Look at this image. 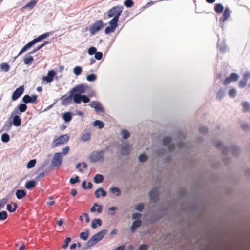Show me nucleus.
<instances>
[{"mask_svg": "<svg viewBox=\"0 0 250 250\" xmlns=\"http://www.w3.org/2000/svg\"><path fill=\"white\" fill-rule=\"evenodd\" d=\"M147 156L144 154H142L139 156V160L141 162H145L147 161Z\"/></svg>", "mask_w": 250, "mask_h": 250, "instance_id": "obj_52", "label": "nucleus"}, {"mask_svg": "<svg viewBox=\"0 0 250 250\" xmlns=\"http://www.w3.org/2000/svg\"><path fill=\"white\" fill-rule=\"evenodd\" d=\"M37 3V1L36 0H31L30 2H28L26 5H25L23 8H29L30 10L32 9L36 5Z\"/></svg>", "mask_w": 250, "mask_h": 250, "instance_id": "obj_22", "label": "nucleus"}, {"mask_svg": "<svg viewBox=\"0 0 250 250\" xmlns=\"http://www.w3.org/2000/svg\"><path fill=\"white\" fill-rule=\"evenodd\" d=\"M118 20L119 18L113 17V18L112 19L109 21L110 25L116 29L118 27Z\"/></svg>", "mask_w": 250, "mask_h": 250, "instance_id": "obj_27", "label": "nucleus"}, {"mask_svg": "<svg viewBox=\"0 0 250 250\" xmlns=\"http://www.w3.org/2000/svg\"><path fill=\"white\" fill-rule=\"evenodd\" d=\"M37 99V96L36 95H32L30 96L29 95H25L22 98V101L26 104L27 103H34Z\"/></svg>", "mask_w": 250, "mask_h": 250, "instance_id": "obj_16", "label": "nucleus"}, {"mask_svg": "<svg viewBox=\"0 0 250 250\" xmlns=\"http://www.w3.org/2000/svg\"><path fill=\"white\" fill-rule=\"evenodd\" d=\"M229 95L230 97H234L236 95V90L234 88H232L229 90Z\"/></svg>", "mask_w": 250, "mask_h": 250, "instance_id": "obj_57", "label": "nucleus"}, {"mask_svg": "<svg viewBox=\"0 0 250 250\" xmlns=\"http://www.w3.org/2000/svg\"><path fill=\"white\" fill-rule=\"evenodd\" d=\"M35 186L36 182L33 180L27 182L25 185V188L29 190L32 189L35 187Z\"/></svg>", "mask_w": 250, "mask_h": 250, "instance_id": "obj_26", "label": "nucleus"}, {"mask_svg": "<svg viewBox=\"0 0 250 250\" xmlns=\"http://www.w3.org/2000/svg\"><path fill=\"white\" fill-rule=\"evenodd\" d=\"M36 163V160L35 159H32L30 161H29L27 165V167L29 169L33 167Z\"/></svg>", "mask_w": 250, "mask_h": 250, "instance_id": "obj_44", "label": "nucleus"}, {"mask_svg": "<svg viewBox=\"0 0 250 250\" xmlns=\"http://www.w3.org/2000/svg\"><path fill=\"white\" fill-rule=\"evenodd\" d=\"M12 124L11 122L6 121L4 124L3 128L4 129H9L11 127Z\"/></svg>", "mask_w": 250, "mask_h": 250, "instance_id": "obj_58", "label": "nucleus"}, {"mask_svg": "<svg viewBox=\"0 0 250 250\" xmlns=\"http://www.w3.org/2000/svg\"><path fill=\"white\" fill-rule=\"evenodd\" d=\"M110 192L113 194H115L117 196H119L121 194L120 189L116 187H113L110 188Z\"/></svg>", "mask_w": 250, "mask_h": 250, "instance_id": "obj_34", "label": "nucleus"}, {"mask_svg": "<svg viewBox=\"0 0 250 250\" xmlns=\"http://www.w3.org/2000/svg\"><path fill=\"white\" fill-rule=\"evenodd\" d=\"M69 139V136L67 134L62 135L56 139H54L53 144H54L55 146H57L59 145L67 142Z\"/></svg>", "mask_w": 250, "mask_h": 250, "instance_id": "obj_11", "label": "nucleus"}, {"mask_svg": "<svg viewBox=\"0 0 250 250\" xmlns=\"http://www.w3.org/2000/svg\"><path fill=\"white\" fill-rule=\"evenodd\" d=\"M217 47L219 48V49L222 52H226L227 46L224 41H223L222 42H219L218 41L217 43Z\"/></svg>", "mask_w": 250, "mask_h": 250, "instance_id": "obj_28", "label": "nucleus"}, {"mask_svg": "<svg viewBox=\"0 0 250 250\" xmlns=\"http://www.w3.org/2000/svg\"><path fill=\"white\" fill-rule=\"evenodd\" d=\"M244 80L248 81V79H250V72H246L243 76V78Z\"/></svg>", "mask_w": 250, "mask_h": 250, "instance_id": "obj_64", "label": "nucleus"}, {"mask_svg": "<svg viewBox=\"0 0 250 250\" xmlns=\"http://www.w3.org/2000/svg\"><path fill=\"white\" fill-rule=\"evenodd\" d=\"M88 105L91 107L94 108L97 112H104V109L99 101H91Z\"/></svg>", "mask_w": 250, "mask_h": 250, "instance_id": "obj_10", "label": "nucleus"}, {"mask_svg": "<svg viewBox=\"0 0 250 250\" xmlns=\"http://www.w3.org/2000/svg\"><path fill=\"white\" fill-rule=\"evenodd\" d=\"M96 211H97L98 213H101L102 211V206L98 205L97 203H94L90 208V211L92 212H94Z\"/></svg>", "mask_w": 250, "mask_h": 250, "instance_id": "obj_21", "label": "nucleus"}, {"mask_svg": "<svg viewBox=\"0 0 250 250\" xmlns=\"http://www.w3.org/2000/svg\"><path fill=\"white\" fill-rule=\"evenodd\" d=\"M8 215L6 211L0 212V220H4L7 218Z\"/></svg>", "mask_w": 250, "mask_h": 250, "instance_id": "obj_48", "label": "nucleus"}, {"mask_svg": "<svg viewBox=\"0 0 250 250\" xmlns=\"http://www.w3.org/2000/svg\"><path fill=\"white\" fill-rule=\"evenodd\" d=\"M105 152V150L93 151L90 156V161L92 163H95L98 161L103 162L104 161V154Z\"/></svg>", "mask_w": 250, "mask_h": 250, "instance_id": "obj_4", "label": "nucleus"}, {"mask_svg": "<svg viewBox=\"0 0 250 250\" xmlns=\"http://www.w3.org/2000/svg\"><path fill=\"white\" fill-rule=\"evenodd\" d=\"M121 134L122 135V137L124 139H127L130 136V133L127 130L125 129H123L121 132Z\"/></svg>", "mask_w": 250, "mask_h": 250, "instance_id": "obj_41", "label": "nucleus"}, {"mask_svg": "<svg viewBox=\"0 0 250 250\" xmlns=\"http://www.w3.org/2000/svg\"><path fill=\"white\" fill-rule=\"evenodd\" d=\"M55 74L56 73L53 70H50L48 71L47 76L43 77L42 80L47 83H50L53 81Z\"/></svg>", "mask_w": 250, "mask_h": 250, "instance_id": "obj_17", "label": "nucleus"}, {"mask_svg": "<svg viewBox=\"0 0 250 250\" xmlns=\"http://www.w3.org/2000/svg\"><path fill=\"white\" fill-rule=\"evenodd\" d=\"M69 95L67 96L66 95L62 96L61 99L62 100L61 104L62 105L66 106L69 104L71 102L72 98L74 100V95L71 92L69 91Z\"/></svg>", "mask_w": 250, "mask_h": 250, "instance_id": "obj_12", "label": "nucleus"}, {"mask_svg": "<svg viewBox=\"0 0 250 250\" xmlns=\"http://www.w3.org/2000/svg\"><path fill=\"white\" fill-rule=\"evenodd\" d=\"M124 4L126 7L130 8L133 5L134 2L132 0H126Z\"/></svg>", "mask_w": 250, "mask_h": 250, "instance_id": "obj_51", "label": "nucleus"}, {"mask_svg": "<svg viewBox=\"0 0 250 250\" xmlns=\"http://www.w3.org/2000/svg\"><path fill=\"white\" fill-rule=\"evenodd\" d=\"M18 115H11V118L13 117V124L15 126H19L21 125V119Z\"/></svg>", "mask_w": 250, "mask_h": 250, "instance_id": "obj_18", "label": "nucleus"}, {"mask_svg": "<svg viewBox=\"0 0 250 250\" xmlns=\"http://www.w3.org/2000/svg\"><path fill=\"white\" fill-rule=\"evenodd\" d=\"M89 101V98L85 95H77L75 96V98H74V102L76 104H80L82 102L87 103Z\"/></svg>", "mask_w": 250, "mask_h": 250, "instance_id": "obj_15", "label": "nucleus"}, {"mask_svg": "<svg viewBox=\"0 0 250 250\" xmlns=\"http://www.w3.org/2000/svg\"><path fill=\"white\" fill-rule=\"evenodd\" d=\"M27 108V106L25 103L21 104L14 108L12 112V116L16 114L21 115L22 113L24 112Z\"/></svg>", "mask_w": 250, "mask_h": 250, "instance_id": "obj_9", "label": "nucleus"}, {"mask_svg": "<svg viewBox=\"0 0 250 250\" xmlns=\"http://www.w3.org/2000/svg\"><path fill=\"white\" fill-rule=\"evenodd\" d=\"M82 72V68L80 66H76L74 67L73 69V72L76 76L80 75L81 74Z\"/></svg>", "mask_w": 250, "mask_h": 250, "instance_id": "obj_40", "label": "nucleus"}, {"mask_svg": "<svg viewBox=\"0 0 250 250\" xmlns=\"http://www.w3.org/2000/svg\"><path fill=\"white\" fill-rule=\"evenodd\" d=\"M247 81L242 79L239 82V86L241 88H243L247 85Z\"/></svg>", "mask_w": 250, "mask_h": 250, "instance_id": "obj_53", "label": "nucleus"}, {"mask_svg": "<svg viewBox=\"0 0 250 250\" xmlns=\"http://www.w3.org/2000/svg\"><path fill=\"white\" fill-rule=\"evenodd\" d=\"M11 204L13 205V208H12L11 204H8L7 205L6 208L9 212L13 213L16 210L18 206L16 203L11 202Z\"/></svg>", "mask_w": 250, "mask_h": 250, "instance_id": "obj_23", "label": "nucleus"}, {"mask_svg": "<svg viewBox=\"0 0 250 250\" xmlns=\"http://www.w3.org/2000/svg\"><path fill=\"white\" fill-rule=\"evenodd\" d=\"M71 239L70 237H67L66 238L64 244L62 245V248L65 249L67 248L69 243L71 242Z\"/></svg>", "mask_w": 250, "mask_h": 250, "instance_id": "obj_59", "label": "nucleus"}, {"mask_svg": "<svg viewBox=\"0 0 250 250\" xmlns=\"http://www.w3.org/2000/svg\"><path fill=\"white\" fill-rule=\"evenodd\" d=\"M107 233V230L103 229L94 235L87 242V247L90 248L100 241Z\"/></svg>", "mask_w": 250, "mask_h": 250, "instance_id": "obj_3", "label": "nucleus"}, {"mask_svg": "<svg viewBox=\"0 0 250 250\" xmlns=\"http://www.w3.org/2000/svg\"><path fill=\"white\" fill-rule=\"evenodd\" d=\"M62 153H55L51 161L50 168L59 167L62 164Z\"/></svg>", "mask_w": 250, "mask_h": 250, "instance_id": "obj_5", "label": "nucleus"}, {"mask_svg": "<svg viewBox=\"0 0 250 250\" xmlns=\"http://www.w3.org/2000/svg\"><path fill=\"white\" fill-rule=\"evenodd\" d=\"M93 125L94 126H98L99 129L103 128L104 126V124L103 122L98 120L93 123Z\"/></svg>", "mask_w": 250, "mask_h": 250, "instance_id": "obj_33", "label": "nucleus"}, {"mask_svg": "<svg viewBox=\"0 0 250 250\" xmlns=\"http://www.w3.org/2000/svg\"><path fill=\"white\" fill-rule=\"evenodd\" d=\"M115 29H116L113 27L109 26L105 28L104 32L105 34H108L110 33L114 32Z\"/></svg>", "mask_w": 250, "mask_h": 250, "instance_id": "obj_45", "label": "nucleus"}, {"mask_svg": "<svg viewBox=\"0 0 250 250\" xmlns=\"http://www.w3.org/2000/svg\"><path fill=\"white\" fill-rule=\"evenodd\" d=\"M242 106L243 107V111L247 112L250 108V104L248 102H244L242 103Z\"/></svg>", "mask_w": 250, "mask_h": 250, "instance_id": "obj_47", "label": "nucleus"}, {"mask_svg": "<svg viewBox=\"0 0 250 250\" xmlns=\"http://www.w3.org/2000/svg\"><path fill=\"white\" fill-rule=\"evenodd\" d=\"M121 152L123 155H127L129 154V146L128 145L122 146H121Z\"/></svg>", "mask_w": 250, "mask_h": 250, "instance_id": "obj_32", "label": "nucleus"}, {"mask_svg": "<svg viewBox=\"0 0 250 250\" xmlns=\"http://www.w3.org/2000/svg\"><path fill=\"white\" fill-rule=\"evenodd\" d=\"M105 25V24L101 20H97L89 25L87 30L90 32L91 35L93 36L102 30Z\"/></svg>", "mask_w": 250, "mask_h": 250, "instance_id": "obj_2", "label": "nucleus"}, {"mask_svg": "<svg viewBox=\"0 0 250 250\" xmlns=\"http://www.w3.org/2000/svg\"><path fill=\"white\" fill-rule=\"evenodd\" d=\"M0 67L1 70L5 72L9 71L10 69V66L6 63H1Z\"/></svg>", "mask_w": 250, "mask_h": 250, "instance_id": "obj_37", "label": "nucleus"}, {"mask_svg": "<svg viewBox=\"0 0 250 250\" xmlns=\"http://www.w3.org/2000/svg\"><path fill=\"white\" fill-rule=\"evenodd\" d=\"M149 197L152 202H157L159 198V189L157 188H152L150 192Z\"/></svg>", "mask_w": 250, "mask_h": 250, "instance_id": "obj_14", "label": "nucleus"}, {"mask_svg": "<svg viewBox=\"0 0 250 250\" xmlns=\"http://www.w3.org/2000/svg\"><path fill=\"white\" fill-rule=\"evenodd\" d=\"M80 181L79 177L78 176H76L74 178H71L70 179V183L72 184H75L77 183H78Z\"/></svg>", "mask_w": 250, "mask_h": 250, "instance_id": "obj_54", "label": "nucleus"}, {"mask_svg": "<svg viewBox=\"0 0 250 250\" xmlns=\"http://www.w3.org/2000/svg\"><path fill=\"white\" fill-rule=\"evenodd\" d=\"M102 224V222L100 219H94L92 221L91 227L93 229H96L97 226H100Z\"/></svg>", "mask_w": 250, "mask_h": 250, "instance_id": "obj_24", "label": "nucleus"}, {"mask_svg": "<svg viewBox=\"0 0 250 250\" xmlns=\"http://www.w3.org/2000/svg\"><path fill=\"white\" fill-rule=\"evenodd\" d=\"M225 95V91L222 89H220L216 94V99L218 100H221Z\"/></svg>", "mask_w": 250, "mask_h": 250, "instance_id": "obj_35", "label": "nucleus"}, {"mask_svg": "<svg viewBox=\"0 0 250 250\" xmlns=\"http://www.w3.org/2000/svg\"><path fill=\"white\" fill-rule=\"evenodd\" d=\"M144 204L142 203H140L137 206H136L135 208L136 210H138L140 212H142L144 209Z\"/></svg>", "mask_w": 250, "mask_h": 250, "instance_id": "obj_56", "label": "nucleus"}, {"mask_svg": "<svg viewBox=\"0 0 250 250\" xmlns=\"http://www.w3.org/2000/svg\"><path fill=\"white\" fill-rule=\"evenodd\" d=\"M49 163V160L48 159H46L44 161V162L42 163L40 168L43 169L45 168V167L47 166Z\"/></svg>", "mask_w": 250, "mask_h": 250, "instance_id": "obj_62", "label": "nucleus"}, {"mask_svg": "<svg viewBox=\"0 0 250 250\" xmlns=\"http://www.w3.org/2000/svg\"><path fill=\"white\" fill-rule=\"evenodd\" d=\"M230 152L234 156H237L239 153V148L236 146H232L230 149L228 147H224L222 150V153L224 155H227Z\"/></svg>", "mask_w": 250, "mask_h": 250, "instance_id": "obj_8", "label": "nucleus"}, {"mask_svg": "<svg viewBox=\"0 0 250 250\" xmlns=\"http://www.w3.org/2000/svg\"><path fill=\"white\" fill-rule=\"evenodd\" d=\"M141 214L139 213H134L132 215V219L133 220H139L140 218L141 217Z\"/></svg>", "mask_w": 250, "mask_h": 250, "instance_id": "obj_61", "label": "nucleus"}, {"mask_svg": "<svg viewBox=\"0 0 250 250\" xmlns=\"http://www.w3.org/2000/svg\"><path fill=\"white\" fill-rule=\"evenodd\" d=\"M7 198H4L1 200H0V210L5 205V204L8 202Z\"/></svg>", "mask_w": 250, "mask_h": 250, "instance_id": "obj_46", "label": "nucleus"}, {"mask_svg": "<svg viewBox=\"0 0 250 250\" xmlns=\"http://www.w3.org/2000/svg\"><path fill=\"white\" fill-rule=\"evenodd\" d=\"M26 192L23 189H18L16 191L15 195L18 199H21L26 196Z\"/></svg>", "mask_w": 250, "mask_h": 250, "instance_id": "obj_20", "label": "nucleus"}, {"mask_svg": "<svg viewBox=\"0 0 250 250\" xmlns=\"http://www.w3.org/2000/svg\"><path fill=\"white\" fill-rule=\"evenodd\" d=\"M24 90V86H21L17 88L13 92L12 96V101L17 100L23 93Z\"/></svg>", "mask_w": 250, "mask_h": 250, "instance_id": "obj_13", "label": "nucleus"}, {"mask_svg": "<svg viewBox=\"0 0 250 250\" xmlns=\"http://www.w3.org/2000/svg\"><path fill=\"white\" fill-rule=\"evenodd\" d=\"M63 119L65 122H69L72 119V115L70 112H65L63 115Z\"/></svg>", "mask_w": 250, "mask_h": 250, "instance_id": "obj_31", "label": "nucleus"}, {"mask_svg": "<svg viewBox=\"0 0 250 250\" xmlns=\"http://www.w3.org/2000/svg\"><path fill=\"white\" fill-rule=\"evenodd\" d=\"M1 139L2 142H3V143H7L8 142H9L10 140L9 135L6 133H3L1 135Z\"/></svg>", "mask_w": 250, "mask_h": 250, "instance_id": "obj_39", "label": "nucleus"}, {"mask_svg": "<svg viewBox=\"0 0 250 250\" xmlns=\"http://www.w3.org/2000/svg\"><path fill=\"white\" fill-rule=\"evenodd\" d=\"M223 6L221 3H217L215 4L214 10L217 13H221L223 11Z\"/></svg>", "mask_w": 250, "mask_h": 250, "instance_id": "obj_29", "label": "nucleus"}, {"mask_svg": "<svg viewBox=\"0 0 250 250\" xmlns=\"http://www.w3.org/2000/svg\"><path fill=\"white\" fill-rule=\"evenodd\" d=\"M24 63L26 65L31 64L34 61L33 57L32 56H26L24 58Z\"/></svg>", "mask_w": 250, "mask_h": 250, "instance_id": "obj_30", "label": "nucleus"}, {"mask_svg": "<svg viewBox=\"0 0 250 250\" xmlns=\"http://www.w3.org/2000/svg\"><path fill=\"white\" fill-rule=\"evenodd\" d=\"M103 57V53L101 52H96L95 54V58L98 60L102 59Z\"/></svg>", "mask_w": 250, "mask_h": 250, "instance_id": "obj_60", "label": "nucleus"}, {"mask_svg": "<svg viewBox=\"0 0 250 250\" xmlns=\"http://www.w3.org/2000/svg\"><path fill=\"white\" fill-rule=\"evenodd\" d=\"M104 180V177L100 174H96L94 177V181L97 184L102 183Z\"/></svg>", "mask_w": 250, "mask_h": 250, "instance_id": "obj_25", "label": "nucleus"}, {"mask_svg": "<svg viewBox=\"0 0 250 250\" xmlns=\"http://www.w3.org/2000/svg\"><path fill=\"white\" fill-rule=\"evenodd\" d=\"M172 141V139L170 137H167L163 139V144L165 146L168 145Z\"/></svg>", "mask_w": 250, "mask_h": 250, "instance_id": "obj_50", "label": "nucleus"}, {"mask_svg": "<svg viewBox=\"0 0 250 250\" xmlns=\"http://www.w3.org/2000/svg\"><path fill=\"white\" fill-rule=\"evenodd\" d=\"M230 15V13L229 8L226 7L223 13V17L220 20L224 22L228 19Z\"/></svg>", "mask_w": 250, "mask_h": 250, "instance_id": "obj_19", "label": "nucleus"}, {"mask_svg": "<svg viewBox=\"0 0 250 250\" xmlns=\"http://www.w3.org/2000/svg\"><path fill=\"white\" fill-rule=\"evenodd\" d=\"M97 52V49L95 47H90L88 50V54L92 55L95 54Z\"/></svg>", "mask_w": 250, "mask_h": 250, "instance_id": "obj_55", "label": "nucleus"}, {"mask_svg": "<svg viewBox=\"0 0 250 250\" xmlns=\"http://www.w3.org/2000/svg\"><path fill=\"white\" fill-rule=\"evenodd\" d=\"M89 233V231L87 230L85 232H81L80 233V237L83 240H86L88 238Z\"/></svg>", "mask_w": 250, "mask_h": 250, "instance_id": "obj_38", "label": "nucleus"}, {"mask_svg": "<svg viewBox=\"0 0 250 250\" xmlns=\"http://www.w3.org/2000/svg\"><path fill=\"white\" fill-rule=\"evenodd\" d=\"M91 135L89 133H84L81 136V140L83 142H86L90 139Z\"/></svg>", "mask_w": 250, "mask_h": 250, "instance_id": "obj_36", "label": "nucleus"}, {"mask_svg": "<svg viewBox=\"0 0 250 250\" xmlns=\"http://www.w3.org/2000/svg\"><path fill=\"white\" fill-rule=\"evenodd\" d=\"M51 34V32H46L44 34H42L40 36H39L38 37L34 39L33 40H32L31 42H29L28 43H27L19 52L17 57L19 56L21 54H22L23 53L25 52L27 50H28L29 48H30L33 45L37 43V42H40L42 40L46 38L49 36H50Z\"/></svg>", "mask_w": 250, "mask_h": 250, "instance_id": "obj_1", "label": "nucleus"}, {"mask_svg": "<svg viewBox=\"0 0 250 250\" xmlns=\"http://www.w3.org/2000/svg\"><path fill=\"white\" fill-rule=\"evenodd\" d=\"M229 77L232 82H235L238 79L239 76L235 73H232Z\"/></svg>", "mask_w": 250, "mask_h": 250, "instance_id": "obj_49", "label": "nucleus"}, {"mask_svg": "<svg viewBox=\"0 0 250 250\" xmlns=\"http://www.w3.org/2000/svg\"><path fill=\"white\" fill-rule=\"evenodd\" d=\"M97 79V76L95 74H92L88 75L86 76V79L89 82H94Z\"/></svg>", "mask_w": 250, "mask_h": 250, "instance_id": "obj_42", "label": "nucleus"}, {"mask_svg": "<svg viewBox=\"0 0 250 250\" xmlns=\"http://www.w3.org/2000/svg\"><path fill=\"white\" fill-rule=\"evenodd\" d=\"M123 7L122 6H116L112 7L107 12L108 18L116 17L119 18L121 15Z\"/></svg>", "mask_w": 250, "mask_h": 250, "instance_id": "obj_7", "label": "nucleus"}, {"mask_svg": "<svg viewBox=\"0 0 250 250\" xmlns=\"http://www.w3.org/2000/svg\"><path fill=\"white\" fill-rule=\"evenodd\" d=\"M142 225V221L140 220H136L133 222L132 226L137 229L140 227Z\"/></svg>", "mask_w": 250, "mask_h": 250, "instance_id": "obj_43", "label": "nucleus"}, {"mask_svg": "<svg viewBox=\"0 0 250 250\" xmlns=\"http://www.w3.org/2000/svg\"><path fill=\"white\" fill-rule=\"evenodd\" d=\"M88 87L84 84H80L76 85L70 91L74 95V98L77 95H82V94L85 92Z\"/></svg>", "mask_w": 250, "mask_h": 250, "instance_id": "obj_6", "label": "nucleus"}, {"mask_svg": "<svg viewBox=\"0 0 250 250\" xmlns=\"http://www.w3.org/2000/svg\"><path fill=\"white\" fill-rule=\"evenodd\" d=\"M199 132L204 134H206L208 132V129L207 127L204 126H202L199 128Z\"/></svg>", "mask_w": 250, "mask_h": 250, "instance_id": "obj_63", "label": "nucleus"}]
</instances>
